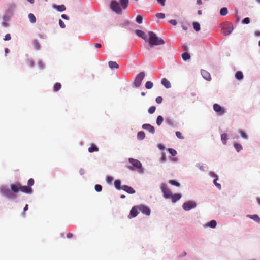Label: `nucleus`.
<instances>
[{
  "mask_svg": "<svg viewBox=\"0 0 260 260\" xmlns=\"http://www.w3.org/2000/svg\"><path fill=\"white\" fill-rule=\"evenodd\" d=\"M228 139V135L227 133H223L221 135V140L223 145L227 144V140Z\"/></svg>",
  "mask_w": 260,
  "mask_h": 260,
  "instance_id": "20",
  "label": "nucleus"
},
{
  "mask_svg": "<svg viewBox=\"0 0 260 260\" xmlns=\"http://www.w3.org/2000/svg\"><path fill=\"white\" fill-rule=\"evenodd\" d=\"M29 63L31 67H32L34 64V62L31 60H29Z\"/></svg>",
  "mask_w": 260,
  "mask_h": 260,
  "instance_id": "63",
  "label": "nucleus"
},
{
  "mask_svg": "<svg viewBox=\"0 0 260 260\" xmlns=\"http://www.w3.org/2000/svg\"><path fill=\"white\" fill-rule=\"evenodd\" d=\"M144 77L145 73L143 72L140 73L137 75L134 82V84L136 87H139L141 86L142 82Z\"/></svg>",
  "mask_w": 260,
  "mask_h": 260,
  "instance_id": "7",
  "label": "nucleus"
},
{
  "mask_svg": "<svg viewBox=\"0 0 260 260\" xmlns=\"http://www.w3.org/2000/svg\"><path fill=\"white\" fill-rule=\"evenodd\" d=\"M164 118L161 116H158L156 119V123L158 125H160L163 122Z\"/></svg>",
  "mask_w": 260,
  "mask_h": 260,
  "instance_id": "35",
  "label": "nucleus"
},
{
  "mask_svg": "<svg viewBox=\"0 0 260 260\" xmlns=\"http://www.w3.org/2000/svg\"><path fill=\"white\" fill-rule=\"evenodd\" d=\"M250 18L249 17H246L243 19L242 23L244 24H248L250 23Z\"/></svg>",
  "mask_w": 260,
  "mask_h": 260,
  "instance_id": "40",
  "label": "nucleus"
},
{
  "mask_svg": "<svg viewBox=\"0 0 260 260\" xmlns=\"http://www.w3.org/2000/svg\"><path fill=\"white\" fill-rule=\"evenodd\" d=\"M239 134L240 135L242 138L244 140H247L248 139V136L247 134L243 130H239Z\"/></svg>",
  "mask_w": 260,
  "mask_h": 260,
  "instance_id": "27",
  "label": "nucleus"
},
{
  "mask_svg": "<svg viewBox=\"0 0 260 260\" xmlns=\"http://www.w3.org/2000/svg\"><path fill=\"white\" fill-rule=\"evenodd\" d=\"M161 190L164 194V197L166 199H169L171 197L172 194L170 189L168 188L167 186L165 184H162L160 186Z\"/></svg>",
  "mask_w": 260,
  "mask_h": 260,
  "instance_id": "8",
  "label": "nucleus"
},
{
  "mask_svg": "<svg viewBox=\"0 0 260 260\" xmlns=\"http://www.w3.org/2000/svg\"><path fill=\"white\" fill-rule=\"evenodd\" d=\"M166 122L169 125H173V122L172 120L169 118H167L166 119Z\"/></svg>",
  "mask_w": 260,
  "mask_h": 260,
  "instance_id": "50",
  "label": "nucleus"
},
{
  "mask_svg": "<svg viewBox=\"0 0 260 260\" xmlns=\"http://www.w3.org/2000/svg\"><path fill=\"white\" fill-rule=\"evenodd\" d=\"M205 226H208V227H211V221H210L208 222L206 225Z\"/></svg>",
  "mask_w": 260,
  "mask_h": 260,
  "instance_id": "62",
  "label": "nucleus"
},
{
  "mask_svg": "<svg viewBox=\"0 0 260 260\" xmlns=\"http://www.w3.org/2000/svg\"><path fill=\"white\" fill-rule=\"evenodd\" d=\"M94 47H96V48H101V45L99 43H95L94 44Z\"/></svg>",
  "mask_w": 260,
  "mask_h": 260,
  "instance_id": "59",
  "label": "nucleus"
},
{
  "mask_svg": "<svg viewBox=\"0 0 260 260\" xmlns=\"http://www.w3.org/2000/svg\"><path fill=\"white\" fill-rule=\"evenodd\" d=\"M181 198V196L180 194L176 193L174 194H171V199L172 201V202L175 203L178 200H180Z\"/></svg>",
  "mask_w": 260,
  "mask_h": 260,
  "instance_id": "18",
  "label": "nucleus"
},
{
  "mask_svg": "<svg viewBox=\"0 0 260 260\" xmlns=\"http://www.w3.org/2000/svg\"><path fill=\"white\" fill-rule=\"evenodd\" d=\"M145 134L144 132L140 131L137 133V138L139 140H142L145 138Z\"/></svg>",
  "mask_w": 260,
  "mask_h": 260,
  "instance_id": "28",
  "label": "nucleus"
},
{
  "mask_svg": "<svg viewBox=\"0 0 260 260\" xmlns=\"http://www.w3.org/2000/svg\"><path fill=\"white\" fill-rule=\"evenodd\" d=\"M163 99L161 96H158L156 98V102L158 104H160L162 103Z\"/></svg>",
  "mask_w": 260,
  "mask_h": 260,
  "instance_id": "47",
  "label": "nucleus"
},
{
  "mask_svg": "<svg viewBox=\"0 0 260 260\" xmlns=\"http://www.w3.org/2000/svg\"><path fill=\"white\" fill-rule=\"evenodd\" d=\"M34 184V180L32 178H30L28 180L27 182L28 187H30L31 188V186Z\"/></svg>",
  "mask_w": 260,
  "mask_h": 260,
  "instance_id": "42",
  "label": "nucleus"
},
{
  "mask_svg": "<svg viewBox=\"0 0 260 260\" xmlns=\"http://www.w3.org/2000/svg\"><path fill=\"white\" fill-rule=\"evenodd\" d=\"M248 218H249L257 223H260V217L258 216L257 214H254V215H247L246 216Z\"/></svg>",
  "mask_w": 260,
  "mask_h": 260,
  "instance_id": "17",
  "label": "nucleus"
},
{
  "mask_svg": "<svg viewBox=\"0 0 260 260\" xmlns=\"http://www.w3.org/2000/svg\"><path fill=\"white\" fill-rule=\"evenodd\" d=\"M213 108L214 111L217 113V115L219 116L224 115L226 112L224 107H221L218 104H214L213 105Z\"/></svg>",
  "mask_w": 260,
  "mask_h": 260,
  "instance_id": "5",
  "label": "nucleus"
},
{
  "mask_svg": "<svg viewBox=\"0 0 260 260\" xmlns=\"http://www.w3.org/2000/svg\"><path fill=\"white\" fill-rule=\"evenodd\" d=\"M201 74L203 76V77L208 80V81H210V79H211V76H210V74L207 72V71L205 70H201Z\"/></svg>",
  "mask_w": 260,
  "mask_h": 260,
  "instance_id": "16",
  "label": "nucleus"
},
{
  "mask_svg": "<svg viewBox=\"0 0 260 260\" xmlns=\"http://www.w3.org/2000/svg\"><path fill=\"white\" fill-rule=\"evenodd\" d=\"M11 37L10 34H7L5 35V38H4L5 41H9L11 40Z\"/></svg>",
  "mask_w": 260,
  "mask_h": 260,
  "instance_id": "49",
  "label": "nucleus"
},
{
  "mask_svg": "<svg viewBox=\"0 0 260 260\" xmlns=\"http://www.w3.org/2000/svg\"><path fill=\"white\" fill-rule=\"evenodd\" d=\"M156 17L158 19H163L165 17V15L162 13H158L155 15Z\"/></svg>",
  "mask_w": 260,
  "mask_h": 260,
  "instance_id": "41",
  "label": "nucleus"
},
{
  "mask_svg": "<svg viewBox=\"0 0 260 260\" xmlns=\"http://www.w3.org/2000/svg\"><path fill=\"white\" fill-rule=\"evenodd\" d=\"M53 7L56 9L58 11L62 12L66 10V7L64 5H54Z\"/></svg>",
  "mask_w": 260,
  "mask_h": 260,
  "instance_id": "23",
  "label": "nucleus"
},
{
  "mask_svg": "<svg viewBox=\"0 0 260 260\" xmlns=\"http://www.w3.org/2000/svg\"><path fill=\"white\" fill-rule=\"evenodd\" d=\"M139 212H141L144 214H145L147 216H149L150 215L151 211L150 209L146 206L141 205H139Z\"/></svg>",
  "mask_w": 260,
  "mask_h": 260,
  "instance_id": "11",
  "label": "nucleus"
},
{
  "mask_svg": "<svg viewBox=\"0 0 260 260\" xmlns=\"http://www.w3.org/2000/svg\"><path fill=\"white\" fill-rule=\"evenodd\" d=\"M256 201H257V203L260 205V198H256Z\"/></svg>",
  "mask_w": 260,
  "mask_h": 260,
  "instance_id": "64",
  "label": "nucleus"
},
{
  "mask_svg": "<svg viewBox=\"0 0 260 260\" xmlns=\"http://www.w3.org/2000/svg\"><path fill=\"white\" fill-rule=\"evenodd\" d=\"M59 25L61 28H65L66 25H65L64 22L61 19H59Z\"/></svg>",
  "mask_w": 260,
  "mask_h": 260,
  "instance_id": "51",
  "label": "nucleus"
},
{
  "mask_svg": "<svg viewBox=\"0 0 260 260\" xmlns=\"http://www.w3.org/2000/svg\"><path fill=\"white\" fill-rule=\"evenodd\" d=\"M28 18H29V21H30L31 23H34L36 22V19L35 15L33 14H32V13L29 14Z\"/></svg>",
  "mask_w": 260,
  "mask_h": 260,
  "instance_id": "32",
  "label": "nucleus"
},
{
  "mask_svg": "<svg viewBox=\"0 0 260 260\" xmlns=\"http://www.w3.org/2000/svg\"><path fill=\"white\" fill-rule=\"evenodd\" d=\"M73 235L71 233H69L67 234V238H71L73 237Z\"/></svg>",
  "mask_w": 260,
  "mask_h": 260,
  "instance_id": "57",
  "label": "nucleus"
},
{
  "mask_svg": "<svg viewBox=\"0 0 260 260\" xmlns=\"http://www.w3.org/2000/svg\"><path fill=\"white\" fill-rule=\"evenodd\" d=\"M182 58L184 60H187L190 58V55L187 52H185L182 54Z\"/></svg>",
  "mask_w": 260,
  "mask_h": 260,
  "instance_id": "29",
  "label": "nucleus"
},
{
  "mask_svg": "<svg viewBox=\"0 0 260 260\" xmlns=\"http://www.w3.org/2000/svg\"><path fill=\"white\" fill-rule=\"evenodd\" d=\"M149 38L147 39V41L149 43L150 46L152 47L154 46H157L160 45H164L165 41L161 38H159L156 36V35L152 32H148Z\"/></svg>",
  "mask_w": 260,
  "mask_h": 260,
  "instance_id": "2",
  "label": "nucleus"
},
{
  "mask_svg": "<svg viewBox=\"0 0 260 260\" xmlns=\"http://www.w3.org/2000/svg\"><path fill=\"white\" fill-rule=\"evenodd\" d=\"M196 206V203L194 201H190L184 203L182 207L184 210L188 211L192 208H194Z\"/></svg>",
  "mask_w": 260,
  "mask_h": 260,
  "instance_id": "9",
  "label": "nucleus"
},
{
  "mask_svg": "<svg viewBox=\"0 0 260 260\" xmlns=\"http://www.w3.org/2000/svg\"><path fill=\"white\" fill-rule=\"evenodd\" d=\"M169 23L174 26L177 24V21L175 20H173V19L170 20Z\"/></svg>",
  "mask_w": 260,
  "mask_h": 260,
  "instance_id": "53",
  "label": "nucleus"
},
{
  "mask_svg": "<svg viewBox=\"0 0 260 260\" xmlns=\"http://www.w3.org/2000/svg\"><path fill=\"white\" fill-rule=\"evenodd\" d=\"M88 151L90 153L97 152L99 151V148L94 144H91L90 147L88 148Z\"/></svg>",
  "mask_w": 260,
  "mask_h": 260,
  "instance_id": "22",
  "label": "nucleus"
},
{
  "mask_svg": "<svg viewBox=\"0 0 260 260\" xmlns=\"http://www.w3.org/2000/svg\"><path fill=\"white\" fill-rule=\"evenodd\" d=\"M161 84L166 88H170L171 87L170 82L166 78H165L162 79Z\"/></svg>",
  "mask_w": 260,
  "mask_h": 260,
  "instance_id": "21",
  "label": "nucleus"
},
{
  "mask_svg": "<svg viewBox=\"0 0 260 260\" xmlns=\"http://www.w3.org/2000/svg\"><path fill=\"white\" fill-rule=\"evenodd\" d=\"M61 85L60 83H56L53 87V90L55 92L58 91L60 89Z\"/></svg>",
  "mask_w": 260,
  "mask_h": 260,
  "instance_id": "30",
  "label": "nucleus"
},
{
  "mask_svg": "<svg viewBox=\"0 0 260 260\" xmlns=\"http://www.w3.org/2000/svg\"><path fill=\"white\" fill-rule=\"evenodd\" d=\"M136 34L137 35H138L139 37L142 38L143 39H144L146 42L147 41V36L146 34L142 30H136Z\"/></svg>",
  "mask_w": 260,
  "mask_h": 260,
  "instance_id": "14",
  "label": "nucleus"
},
{
  "mask_svg": "<svg viewBox=\"0 0 260 260\" xmlns=\"http://www.w3.org/2000/svg\"><path fill=\"white\" fill-rule=\"evenodd\" d=\"M108 65L109 68L111 69H118L119 68V65L115 61H109L108 62Z\"/></svg>",
  "mask_w": 260,
  "mask_h": 260,
  "instance_id": "25",
  "label": "nucleus"
},
{
  "mask_svg": "<svg viewBox=\"0 0 260 260\" xmlns=\"http://www.w3.org/2000/svg\"><path fill=\"white\" fill-rule=\"evenodd\" d=\"M129 162L132 165L133 167L128 166V168L131 170L134 169L142 170V164L139 160L133 158H129Z\"/></svg>",
  "mask_w": 260,
  "mask_h": 260,
  "instance_id": "6",
  "label": "nucleus"
},
{
  "mask_svg": "<svg viewBox=\"0 0 260 260\" xmlns=\"http://www.w3.org/2000/svg\"><path fill=\"white\" fill-rule=\"evenodd\" d=\"M228 13V10L227 8L223 7L221 8L220 10V14L221 16H225Z\"/></svg>",
  "mask_w": 260,
  "mask_h": 260,
  "instance_id": "31",
  "label": "nucleus"
},
{
  "mask_svg": "<svg viewBox=\"0 0 260 260\" xmlns=\"http://www.w3.org/2000/svg\"><path fill=\"white\" fill-rule=\"evenodd\" d=\"M217 225L216 221L215 220H212V228H215Z\"/></svg>",
  "mask_w": 260,
  "mask_h": 260,
  "instance_id": "54",
  "label": "nucleus"
},
{
  "mask_svg": "<svg viewBox=\"0 0 260 260\" xmlns=\"http://www.w3.org/2000/svg\"><path fill=\"white\" fill-rule=\"evenodd\" d=\"M168 151L173 156H174L177 154V151L173 148H169Z\"/></svg>",
  "mask_w": 260,
  "mask_h": 260,
  "instance_id": "39",
  "label": "nucleus"
},
{
  "mask_svg": "<svg viewBox=\"0 0 260 260\" xmlns=\"http://www.w3.org/2000/svg\"><path fill=\"white\" fill-rule=\"evenodd\" d=\"M183 49H184V50L186 52H187L188 51V47L187 45H184L183 46Z\"/></svg>",
  "mask_w": 260,
  "mask_h": 260,
  "instance_id": "61",
  "label": "nucleus"
},
{
  "mask_svg": "<svg viewBox=\"0 0 260 260\" xmlns=\"http://www.w3.org/2000/svg\"><path fill=\"white\" fill-rule=\"evenodd\" d=\"M193 28L196 31H198L200 30V24L197 22H194L193 23Z\"/></svg>",
  "mask_w": 260,
  "mask_h": 260,
  "instance_id": "34",
  "label": "nucleus"
},
{
  "mask_svg": "<svg viewBox=\"0 0 260 260\" xmlns=\"http://www.w3.org/2000/svg\"><path fill=\"white\" fill-rule=\"evenodd\" d=\"M61 17L64 19L69 20V17L66 14L61 15Z\"/></svg>",
  "mask_w": 260,
  "mask_h": 260,
  "instance_id": "55",
  "label": "nucleus"
},
{
  "mask_svg": "<svg viewBox=\"0 0 260 260\" xmlns=\"http://www.w3.org/2000/svg\"><path fill=\"white\" fill-rule=\"evenodd\" d=\"M153 84L151 81H147L145 84V87L148 89H150L152 88Z\"/></svg>",
  "mask_w": 260,
  "mask_h": 260,
  "instance_id": "37",
  "label": "nucleus"
},
{
  "mask_svg": "<svg viewBox=\"0 0 260 260\" xmlns=\"http://www.w3.org/2000/svg\"><path fill=\"white\" fill-rule=\"evenodd\" d=\"M120 2L121 7L115 1H112L110 5L111 9L117 14H121L122 13V8L123 9H126L128 6L129 2L128 0H120Z\"/></svg>",
  "mask_w": 260,
  "mask_h": 260,
  "instance_id": "1",
  "label": "nucleus"
},
{
  "mask_svg": "<svg viewBox=\"0 0 260 260\" xmlns=\"http://www.w3.org/2000/svg\"><path fill=\"white\" fill-rule=\"evenodd\" d=\"M235 78L239 81L242 80L244 78L243 73L240 71H237L235 74Z\"/></svg>",
  "mask_w": 260,
  "mask_h": 260,
  "instance_id": "19",
  "label": "nucleus"
},
{
  "mask_svg": "<svg viewBox=\"0 0 260 260\" xmlns=\"http://www.w3.org/2000/svg\"><path fill=\"white\" fill-rule=\"evenodd\" d=\"M143 18L141 16L138 15L136 17V22L139 23L141 24L142 22Z\"/></svg>",
  "mask_w": 260,
  "mask_h": 260,
  "instance_id": "43",
  "label": "nucleus"
},
{
  "mask_svg": "<svg viewBox=\"0 0 260 260\" xmlns=\"http://www.w3.org/2000/svg\"><path fill=\"white\" fill-rule=\"evenodd\" d=\"M28 209V205L27 204H26L24 209H23V211H24V212L26 211Z\"/></svg>",
  "mask_w": 260,
  "mask_h": 260,
  "instance_id": "58",
  "label": "nucleus"
},
{
  "mask_svg": "<svg viewBox=\"0 0 260 260\" xmlns=\"http://www.w3.org/2000/svg\"><path fill=\"white\" fill-rule=\"evenodd\" d=\"M1 193L6 198L10 199H14L16 198V195L13 193L6 186H2L0 188Z\"/></svg>",
  "mask_w": 260,
  "mask_h": 260,
  "instance_id": "4",
  "label": "nucleus"
},
{
  "mask_svg": "<svg viewBox=\"0 0 260 260\" xmlns=\"http://www.w3.org/2000/svg\"><path fill=\"white\" fill-rule=\"evenodd\" d=\"M176 135L177 137V138H179V139H184V137L182 136L181 133H180L179 131H177V132H176Z\"/></svg>",
  "mask_w": 260,
  "mask_h": 260,
  "instance_id": "46",
  "label": "nucleus"
},
{
  "mask_svg": "<svg viewBox=\"0 0 260 260\" xmlns=\"http://www.w3.org/2000/svg\"><path fill=\"white\" fill-rule=\"evenodd\" d=\"M94 188L97 192H100L102 191V187L101 185L96 184L95 185Z\"/></svg>",
  "mask_w": 260,
  "mask_h": 260,
  "instance_id": "45",
  "label": "nucleus"
},
{
  "mask_svg": "<svg viewBox=\"0 0 260 260\" xmlns=\"http://www.w3.org/2000/svg\"><path fill=\"white\" fill-rule=\"evenodd\" d=\"M233 146L237 152H239L243 149L242 146L240 144L238 143H234L233 144Z\"/></svg>",
  "mask_w": 260,
  "mask_h": 260,
  "instance_id": "24",
  "label": "nucleus"
},
{
  "mask_svg": "<svg viewBox=\"0 0 260 260\" xmlns=\"http://www.w3.org/2000/svg\"><path fill=\"white\" fill-rule=\"evenodd\" d=\"M233 28L232 26H229L226 27L223 30V34L225 36L229 35L233 31Z\"/></svg>",
  "mask_w": 260,
  "mask_h": 260,
  "instance_id": "26",
  "label": "nucleus"
},
{
  "mask_svg": "<svg viewBox=\"0 0 260 260\" xmlns=\"http://www.w3.org/2000/svg\"><path fill=\"white\" fill-rule=\"evenodd\" d=\"M33 44H34V46L35 48L36 49H40V44H39V42L37 40H34Z\"/></svg>",
  "mask_w": 260,
  "mask_h": 260,
  "instance_id": "38",
  "label": "nucleus"
},
{
  "mask_svg": "<svg viewBox=\"0 0 260 260\" xmlns=\"http://www.w3.org/2000/svg\"><path fill=\"white\" fill-rule=\"evenodd\" d=\"M161 160L162 161H165L166 160V156L164 153L162 154L161 157Z\"/></svg>",
  "mask_w": 260,
  "mask_h": 260,
  "instance_id": "56",
  "label": "nucleus"
},
{
  "mask_svg": "<svg viewBox=\"0 0 260 260\" xmlns=\"http://www.w3.org/2000/svg\"><path fill=\"white\" fill-rule=\"evenodd\" d=\"M212 178H214L213 183L214 185L217 187V188L219 190H221L222 187L221 184L217 182V181L218 180V176L213 172H212Z\"/></svg>",
  "mask_w": 260,
  "mask_h": 260,
  "instance_id": "12",
  "label": "nucleus"
},
{
  "mask_svg": "<svg viewBox=\"0 0 260 260\" xmlns=\"http://www.w3.org/2000/svg\"><path fill=\"white\" fill-rule=\"evenodd\" d=\"M106 180L108 183H111L113 181V178L111 176H107L106 177Z\"/></svg>",
  "mask_w": 260,
  "mask_h": 260,
  "instance_id": "48",
  "label": "nucleus"
},
{
  "mask_svg": "<svg viewBox=\"0 0 260 260\" xmlns=\"http://www.w3.org/2000/svg\"><path fill=\"white\" fill-rule=\"evenodd\" d=\"M139 212V205L134 206L130 211L129 214L128 215L129 218H132L137 216Z\"/></svg>",
  "mask_w": 260,
  "mask_h": 260,
  "instance_id": "10",
  "label": "nucleus"
},
{
  "mask_svg": "<svg viewBox=\"0 0 260 260\" xmlns=\"http://www.w3.org/2000/svg\"><path fill=\"white\" fill-rule=\"evenodd\" d=\"M156 110V107L155 106H151L148 109V112L150 114H153Z\"/></svg>",
  "mask_w": 260,
  "mask_h": 260,
  "instance_id": "44",
  "label": "nucleus"
},
{
  "mask_svg": "<svg viewBox=\"0 0 260 260\" xmlns=\"http://www.w3.org/2000/svg\"><path fill=\"white\" fill-rule=\"evenodd\" d=\"M142 128L144 129L147 130L149 131L150 133L152 134H154L155 133V128L154 126H152L149 124H144L142 126Z\"/></svg>",
  "mask_w": 260,
  "mask_h": 260,
  "instance_id": "13",
  "label": "nucleus"
},
{
  "mask_svg": "<svg viewBox=\"0 0 260 260\" xmlns=\"http://www.w3.org/2000/svg\"><path fill=\"white\" fill-rule=\"evenodd\" d=\"M169 183L172 185H174V186H176L177 187H180V184L179 183H178V182L176 181L175 180H169Z\"/></svg>",
  "mask_w": 260,
  "mask_h": 260,
  "instance_id": "36",
  "label": "nucleus"
},
{
  "mask_svg": "<svg viewBox=\"0 0 260 260\" xmlns=\"http://www.w3.org/2000/svg\"><path fill=\"white\" fill-rule=\"evenodd\" d=\"M121 189L124 190L129 194L135 193V190L132 187L127 185H122L121 187Z\"/></svg>",
  "mask_w": 260,
  "mask_h": 260,
  "instance_id": "15",
  "label": "nucleus"
},
{
  "mask_svg": "<svg viewBox=\"0 0 260 260\" xmlns=\"http://www.w3.org/2000/svg\"><path fill=\"white\" fill-rule=\"evenodd\" d=\"M254 35L255 36H260V31H255Z\"/></svg>",
  "mask_w": 260,
  "mask_h": 260,
  "instance_id": "60",
  "label": "nucleus"
},
{
  "mask_svg": "<svg viewBox=\"0 0 260 260\" xmlns=\"http://www.w3.org/2000/svg\"><path fill=\"white\" fill-rule=\"evenodd\" d=\"M157 2L159 3L162 6L165 5L166 0H157Z\"/></svg>",
  "mask_w": 260,
  "mask_h": 260,
  "instance_id": "52",
  "label": "nucleus"
},
{
  "mask_svg": "<svg viewBox=\"0 0 260 260\" xmlns=\"http://www.w3.org/2000/svg\"><path fill=\"white\" fill-rule=\"evenodd\" d=\"M10 188L11 190L15 193H18L19 190L26 193H31L32 191V189L30 187L22 186L19 182L11 184Z\"/></svg>",
  "mask_w": 260,
  "mask_h": 260,
  "instance_id": "3",
  "label": "nucleus"
},
{
  "mask_svg": "<svg viewBox=\"0 0 260 260\" xmlns=\"http://www.w3.org/2000/svg\"><path fill=\"white\" fill-rule=\"evenodd\" d=\"M114 185L115 188L118 189L120 190L121 189V181L119 180H116L114 182Z\"/></svg>",
  "mask_w": 260,
  "mask_h": 260,
  "instance_id": "33",
  "label": "nucleus"
}]
</instances>
